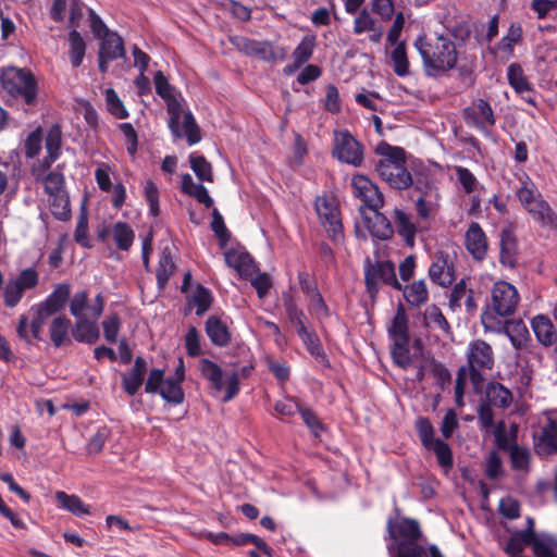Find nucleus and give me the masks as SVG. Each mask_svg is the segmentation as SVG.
Returning <instances> with one entry per match:
<instances>
[{
	"label": "nucleus",
	"instance_id": "nucleus-10",
	"mask_svg": "<svg viewBox=\"0 0 557 557\" xmlns=\"http://www.w3.org/2000/svg\"><path fill=\"white\" fill-rule=\"evenodd\" d=\"M199 370L203 377H206L215 389V392H224L222 400L224 403L233 399L239 392V377L237 372L224 376L222 369L209 359H201L199 361Z\"/></svg>",
	"mask_w": 557,
	"mask_h": 557
},
{
	"label": "nucleus",
	"instance_id": "nucleus-52",
	"mask_svg": "<svg viewBox=\"0 0 557 557\" xmlns=\"http://www.w3.org/2000/svg\"><path fill=\"white\" fill-rule=\"evenodd\" d=\"M315 47V36L306 35L293 51V60L304 65L309 61Z\"/></svg>",
	"mask_w": 557,
	"mask_h": 557
},
{
	"label": "nucleus",
	"instance_id": "nucleus-39",
	"mask_svg": "<svg viewBox=\"0 0 557 557\" xmlns=\"http://www.w3.org/2000/svg\"><path fill=\"white\" fill-rule=\"evenodd\" d=\"M523 30L520 23H511L507 34L497 44L496 50L504 54L506 58H510L513 52V47L522 40Z\"/></svg>",
	"mask_w": 557,
	"mask_h": 557
},
{
	"label": "nucleus",
	"instance_id": "nucleus-24",
	"mask_svg": "<svg viewBox=\"0 0 557 557\" xmlns=\"http://www.w3.org/2000/svg\"><path fill=\"white\" fill-rule=\"evenodd\" d=\"M394 223L398 235L404 239L406 246L413 248L416 245V235L422 231L414 218L401 209H395Z\"/></svg>",
	"mask_w": 557,
	"mask_h": 557
},
{
	"label": "nucleus",
	"instance_id": "nucleus-28",
	"mask_svg": "<svg viewBox=\"0 0 557 557\" xmlns=\"http://www.w3.org/2000/svg\"><path fill=\"white\" fill-rule=\"evenodd\" d=\"M206 333L212 344L219 347L226 346L231 341V333L226 321L216 315H210L207 319Z\"/></svg>",
	"mask_w": 557,
	"mask_h": 557
},
{
	"label": "nucleus",
	"instance_id": "nucleus-38",
	"mask_svg": "<svg viewBox=\"0 0 557 557\" xmlns=\"http://www.w3.org/2000/svg\"><path fill=\"white\" fill-rule=\"evenodd\" d=\"M54 497L59 508L70 511L77 517L89 515L88 506L77 495L57 491Z\"/></svg>",
	"mask_w": 557,
	"mask_h": 557
},
{
	"label": "nucleus",
	"instance_id": "nucleus-48",
	"mask_svg": "<svg viewBox=\"0 0 557 557\" xmlns=\"http://www.w3.org/2000/svg\"><path fill=\"white\" fill-rule=\"evenodd\" d=\"M174 262L172 260L171 253L168 249H164L159 258L158 269H157V283L158 286L163 289L168 284L170 277L174 272Z\"/></svg>",
	"mask_w": 557,
	"mask_h": 557
},
{
	"label": "nucleus",
	"instance_id": "nucleus-8",
	"mask_svg": "<svg viewBox=\"0 0 557 557\" xmlns=\"http://www.w3.org/2000/svg\"><path fill=\"white\" fill-rule=\"evenodd\" d=\"M70 296V285L61 284L47 297V299L32 308L28 317L32 325V335L40 339L41 331L47 320L63 308Z\"/></svg>",
	"mask_w": 557,
	"mask_h": 557
},
{
	"label": "nucleus",
	"instance_id": "nucleus-41",
	"mask_svg": "<svg viewBox=\"0 0 557 557\" xmlns=\"http://www.w3.org/2000/svg\"><path fill=\"white\" fill-rule=\"evenodd\" d=\"M67 41L70 62L73 67H78L85 58L86 42L83 36L76 29H72L69 33Z\"/></svg>",
	"mask_w": 557,
	"mask_h": 557
},
{
	"label": "nucleus",
	"instance_id": "nucleus-33",
	"mask_svg": "<svg viewBox=\"0 0 557 557\" xmlns=\"http://www.w3.org/2000/svg\"><path fill=\"white\" fill-rule=\"evenodd\" d=\"M181 190L195 198L199 203L205 205L207 208H211L213 206V199L210 197L207 188L202 184L196 183L190 174L182 175Z\"/></svg>",
	"mask_w": 557,
	"mask_h": 557
},
{
	"label": "nucleus",
	"instance_id": "nucleus-42",
	"mask_svg": "<svg viewBox=\"0 0 557 557\" xmlns=\"http://www.w3.org/2000/svg\"><path fill=\"white\" fill-rule=\"evenodd\" d=\"M488 403L498 408H508L512 403L511 392L498 382H492L486 387Z\"/></svg>",
	"mask_w": 557,
	"mask_h": 557
},
{
	"label": "nucleus",
	"instance_id": "nucleus-46",
	"mask_svg": "<svg viewBox=\"0 0 557 557\" xmlns=\"http://www.w3.org/2000/svg\"><path fill=\"white\" fill-rule=\"evenodd\" d=\"M391 46L393 47L389 54L393 63V70L396 75L404 77L409 73V61L406 52V45L403 42Z\"/></svg>",
	"mask_w": 557,
	"mask_h": 557
},
{
	"label": "nucleus",
	"instance_id": "nucleus-23",
	"mask_svg": "<svg viewBox=\"0 0 557 557\" xmlns=\"http://www.w3.org/2000/svg\"><path fill=\"white\" fill-rule=\"evenodd\" d=\"M416 188L422 194L416 200V211L421 220L430 221L434 218L437 211V190L429 183H426L423 188L419 185H417Z\"/></svg>",
	"mask_w": 557,
	"mask_h": 557
},
{
	"label": "nucleus",
	"instance_id": "nucleus-59",
	"mask_svg": "<svg viewBox=\"0 0 557 557\" xmlns=\"http://www.w3.org/2000/svg\"><path fill=\"white\" fill-rule=\"evenodd\" d=\"M416 429L418 431L419 437L422 442V445L428 448L433 443L438 441L440 438L434 437V429L429 419L419 418L416 422Z\"/></svg>",
	"mask_w": 557,
	"mask_h": 557
},
{
	"label": "nucleus",
	"instance_id": "nucleus-31",
	"mask_svg": "<svg viewBox=\"0 0 557 557\" xmlns=\"http://www.w3.org/2000/svg\"><path fill=\"white\" fill-rule=\"evenodd\" d=\"M527 211L542 226L557 228V215L542 197L532 203Z\"/></svg>",
	"mask_w": 557,
	"mask_h": 557
},
{
	"label": "nucleus",
	"instance_id": "nucleus-14",
	"mask_svg": "<svg viewBox=\"0 0 557 557\" xmlns=\"http://www.w3.org/2000/svg\"><path fill=\"white\" fill-rule=\"evenodd\" d=\"M462 116L469 127L482 133L485 137L492 136L496 117L487 100L478 99L462 110Z\"/></svg>",
	"mask_w": 557,
	"mask_h": 557
},
{
	"label": "nucleus",
	"instance_id": "nucleus-2",
	"mask_svg": "<svg viewBox=\"0 0 557 557\" xmlns=\"http://www.w3.org/2000/svg\"><path fill=\"white\" fill-rule=\"evenodd\" d=\"M520 297L517 288L506 282H496L491 289V298L481 315L485 332L500 333L504 329L503 318L516 312Z\"/></svg>",
	"mask_w": 557,
	"mask_h": 557
},
{
	"label": "nucleus",
	"instance_id": "nucleus-64",
	"mask_svg": "<svg viewBox=\"0 0 557 557\" xmlns=\"http://www.w3.org/2000/svg\"><path fill=\"white\" fill-rule=\"evenodd\" d=\"M469 290L470 288L467 287L465 280L458 282L451 289L448 301L449 308L454 311L459 309L462 306V300Z\"/></svg>",
	"mask_w": 557,
	"mask_h": 557
},
{
	"label": "nucleus",
	"instance_id": "nucleus-21",
	"mask_svg": "<svg viewBox=\"0 0 557 557\" xmlns=\"http://www.w3.org/2000/svg\"><path fill=\"white\" fill-rule=\"evenodd\" d=\"M534 446L539 455L557 453V421L552 416H546L541 433L534 436Z\"/></svg>",
	"mask_w": 557,
	"mask_h": 557
},
{
	"label": "nucleus",
	"instance_id": "nucleus-53",
	"mask_svg": "<svg viewBox=\"0 0 557 557\" xmlns=\"http://www.w3.org/2000/svg\"><path fill=\"white\" fill-rule=\"evenodd\" d=\"M500 333H505L515 348H521L529 335L527 326L522 322L511 323L509 325L504 324V329Z\"/></svg>",
	"mask_w": 557,
	"mask_h": 557
},
{
	"label": "nucleus",
	"instance_id": "nucleus-62",
	"mask_svg": "<svg viewBox=\"0 0 557 557\" xmlns=\"http://www.w3.org/2000/svg\"><path fill=\"white\" fill-rule=\"evenodd\" d=\"M455 172L466 194H471L475 190L478 180L467 168L455 166Z\"/></svg>",
	"mask_w": 557,
	"mask_h": 557
},
{
	"label": "nucleus",
	"instance_id": "nucleus-58",
	"mask_svg": "<svg viewBox=\"0 0 557 557\" xmlns=\"http://www.w3.org/2000/svg\"><path fill=\"white\" fill-rule=\"evenodd\" d=\"M121 319L116 313L108 315L102 321V330L104 339L110 344L117 343V337L121 329Z\"/></svg>",
	"mask_w": 557,
	"mask_h": 557
},
{
	"label": "nucleus",
	"instance_id": "nucleus-34",
	"mask_svg": "<svg viewBox=\"0 0 557 557\" xmlns=\"http://www.w3.org/2000/svg\"><path fill=\"white\" fill-rule=\"evenodd\" d=\"M72 335L79 343L95 344L99 338L97 320L76 319Z\"/></svg>",
	"mask_w": 557,
	"mask_h": 557
},
{
	"label": "nucleus",
	"instance_id": "nucleus-30",
	"mask_svg": "<svg viewBox=\"0 0 557 557\" xmlns=\"http://www.w3.org/2000/svg\"><path fill=\"white\" fill-rule=\"evenodd\" d=\"M496 442L500 448L509 450L511 465L515 470L527 471L529 469V449L518 445H508L507 440L499 432L496 433Z\"/></svg>",
	"mask_w": 557,
	"mask_h": 557
},
{
	"label": "nucleus",
	"instance_id": "nucleus-57",
	"mask_svg": "<svg viewBox=\"0 0 557 557\" xmlns=\"http://www.w3.org/2000/svg\"><path fill=\"white\" fill-rule=\"evenodd\" d=\"M377 24L376 20L371 15V13L367 9H362L357 12V15L354 20L352 32L356 35H361L374 29V26Z\"/></svg>",
	"mask_w": 557,
	"mask_h": 557
},
{
	"label": "nucleus",
	"instance_id": "nucleus-50",
	"mask_svg": "<svg viewBox=\"0 0 557 557\" xmlns=\"http://www.w3.org/2000/svg\"><path fill=\"white\" fill-rule=\"evenodd\" d=\"M71 321L65 317H57L50 325V337L54 346H62L67 339Z\"/></svg>",
	"mask_w": 557,
	"mask_h": 557
},
{
	"label": "nucleus",
	"instance_id": "nucleus-47",
	"mask_svg": "<svg viewBox=\"0 0 557 557\" xmlns=\"http://www.w3.org/2000/svg\"><path fill=\"white\" fill-rule=\"evenodd\" d=\"M188 302L190 306L196 307V314H203L211 306L212 294L202 285H197L195 290L189 295Z\"/></svg>",
	"mask_w": 557,
	"mask_h": 557
},
{
	"label": "nucleus",
	"instance_id": "nucleus-44",
	"mask_svg": "<svg viewBox=\"0 0 557 557\" xmlns=\"http://www.w3.org/2000/svg\"><path fill=\"white\" fill-rule=\"evenodd\" d=\"M116 247L121 250H128L134 242L133 228L125 222H116L111 231Z\"/></svg>",
	"mask_w": 557,
	"mask_h": 557
},
{
	"label": "nucleus",
	"instance_id": "nucleus-35",
	"mask_svg": "<svg viewBox=\"0 0 557 557\" xmlns=\"http://www.w3.org/2000/svg\"><path fill=\"white\" fill-rule=\"evenodd\" d=\"M533 332L537 341L544 346H550L557 335L553 322L545 315L539 314L531 321Z\"/></svg>",
	"mask_w": 557,
	"mask_h": 557
},
{
	"label": "nucleus",
	"instance_id": "nucleus-29",
	"mask_svg": "<svg viewBox=\"0 0 557 557\" xmlns=\"http://www.w3.org/2000/svg\"><path fill=\"white\" fill-rule=\"evenodd\" d=\"M146 369V360L143 357H137L129 373L123 375V388L129 396H134L139 391L144 383Z\"/></svg>",
	"mask_w": 557,
	"mask_h": 557
},
{
	"label": "nucleus",
	"instance_id": "nucleus-19",
	"mask_svg": "<svg viewBox=\"0 0 557 557\" xmlns=\"http://www.w3.org/2000/svg\"><path fill=\"white\" fill-rule=\"evenodd\" d=\"M352 194L368 209L380 210L384 205L383 194L379 187L364 175H355L351 178Z\"/></svg>",
	"mask_w": 557,
	"mask_h": 557
},
{
	"label": "nucleus",
	"instance_id": "nucleus-40",
	"mask_svg": "<svg viewBox=\"0 0 557 557\" xmlns=\"http://www.w3.org/2000/svg\"><path fill=\"white\" fill-rule=\"evenodd\" d=\"M403 293L406 301L412 307H421L429 300V290L424 280L405 286Z\"/></svg>",
	"mask_w": 557,
	"mask_h": 557
},
{
	"label": "nucleus",
	"instance_id": "nucleus-37",
	"mask_svg": "<svg viewBox=\"0 0 557 557\" xmlns=\"http://www.w3.org/2000/svg\"><path fill=\"white\" fill-rule=\"evenodd\" d=\"M100 40L99 55L102 59L116 60L125 57L123 39L116 33H111Z\"/></svg>",
	"mask_w": 557,
	"mask_h": 557
},
{
	"label": "nucleus",
	"instance_id": "nucleus-26",
	"mask_svg": "<svg viewBox=\"0 0 557 557\" xmlns=\"http://www.w3.org/2000/svg\"><path fill=\"white\" fill-rule=\"evenodd\" d=\"M226 264L240 276H250L256 272V264L250 255L242 248H232L225 252Z\"/></svg>",
	"mask_w": 557,
	"mask_h": 557
},
{
	"label": "nucleus",
	"instance_id": "nucleus-6",
	"mask_svg": "<svg viewBox=\"0 0 557 557\" xmlns=\"http://www.w3.org/2000/svg\"><path fill=\"white\" fill-rule=\"evenodd\" d=\"M376 152L380 159L375 163V171L384 182L395 189H406L412 185V176L405 165L404 149L382 143L377 145Z\"/></svg>",
	"mask_w": 557,
	"mask_h": 557
},
{
	"label": "nucleus",
	"instance_id": "nucleus-54",
	"mask_svg": "<svg viewBox=\"0 0 557 557\" xmlns=\"http://www.w3.org/2000/svg\"><path fill=\"white\" fill-rule=\"evenodd\" d=\"M517 196L525 210L542 197L535 185L528 176H525V180L521 182V187L518 189Z\"/></svg>",
	"mask_w": 557,
	"mask_h": 557
},
{
	"label": "nucleus",
	"instance_id": "nucleus-25",
	"mask_svg": "<svg viewBox=\"0 0 557 557\" xmlns=\"http://www.w3.org/2000/svg\"><path fill=\"white\" fill-rule=\"evenodd\" d=\"M61 128L58 125H53L49 128L45 139L47 156L42 160H38L34 163L32 168L50 169L52 163L55 162L61 154Z\"/></svg>",
	"mask_w": 557,
	"mask_h": 557
},
{
	"label": "nucleus",
	"instance_id": "nucleus-16",
	"mask_svg": "<svg viewBox=\"0 0 557 557\" xmlns=\"http://www.w3.org/2000/svg\"><path fill=\"white\" fill-rule=\"evenodd\" d=\"M467 358L471 380L478 384L482 380L480 371L490 370L494 364L492 347L482 339L473 341L468 345Z\"/></svg>",
	"mask_w": 557,
	"mask_h": 557
},
{
	"label": "nucleus",
	"instance_id": "nucleus-15",
	"mask_svg": "<svg viewBox=\"0 0 557 557\" xmlns=\"http://www.w3.org/2000/svg\"><path fill=\"white\" fill-rule=\"evenodd\" d=\"M315 211L324 230L334 240L343 237V226L337 202L332 196H319L315 199Z\"/></svg>",
	"mask_w": 557,
	"mask_h": 557
},
{
	"label": "nucleus",
	"instance_id": "nucleus-13",
	"mask_svg": "<svg viewBox=\"0 0 557 557\" xmlns=\"http://www.w3.org/2000/svg\"><path fill=\"white\" fill-rule=\"evenodd\" d=\"M145 391L148 394H159L163 400L174 406L184 401V391L177 380L164 379V371L152 369L149 372L145 384Z\"/></svg>",
	"mask_w": 557,
	"mask_h": 557
},
{
	"label": "nucleus",
	"instance_id": "nucleus-56",
	"mask_svg": "<svg viewBox=\"0 0 557 557\" xmlns=\"http://www.w3.org/2000/svg\"><path fill=\"white\" fill-rule=\"evenodd\" d=\"M426 449L434 451L438 465L447 472L453 467V454L448 444L442 440L436 441Z\"/></svg>",
	"mask_w": 557,
	"mask_h": 557
},
{
	"label": "nucleus",
	"instance_id": "nucleus-5",
	"mask_svg": "<svg viewBox=\"0 0 557 557\" xmlns=\"http://www.w3.org/2000/svg\"><path fill=\"white\" fill-rule=\"evenodd\" d=\"M35 181L41 184L52 215L60 221L71 218V201L65 188V177L61 170L30 168Z\"/></svg>",
	"mask_w": 557,
	"mask_h": 557
},
{
	"label": "nucleus",
	"instance_id": "nucleus-9",
	"mask_svg": "<svg viewBox=\"0 0 557 557\" xmlns=\"http://www.w3.org/2000/svg\"><path fill=\"white\" fill-rule=\"evenodd\" d=\"M1 83L3 89L13 98L21 99L27 104L34 102L37 89L35 78L29 71L9 67L2 73Z\"/></svg>",
	"mask_w": 557,
	"mask_h": 557
},
{
	"label": "nucleus",
	"instance_id": "nucleus-45",
	"mask_svg": "<svg viewBox=\"0 0 557 557\" xmlns=\"http://www.w3.org/2000/svg\"><path fill=\"white\" fill-rule=\"evenodd\" d=\"M189 163L190 168L201 182H213V172L211 163L207 161V159L199 154L198 152H191L189 154Z\"/></svg>",
	"mask_w": 557,
	"mask_h": 557
},
{
	"label": "nucleus",
	"instance_id": "nucleus-20",
	"mask_svg": "<svg viewBox=\"0 0 557 557\" xmlns=\"http://www.w3.org/2000/svg\"><path fill=\"white\" fill-rule=\"evenodd\" d=\"M431 281L442 287L450 286L456 280L455 265L449 253L438 251L429 268Z\"/></svg>",
	"mask_w": 557,
	"mask_h": 557
},
{
	"label": "nucleus",
	"instance_id": "nucleus-49",
	"mask_svg": "<svg viewBox=\"0 0 557 557\" xmlns=\"http://www.w3.org/2000/svg\"><path fill=\"white\" fill-rule=\"evenodd\" d=\"M424 324L431 329H438L445 334L450 333V325L442 313L441 309L434 305L428 307L423 313Z\"/></svg>",
	"mask_w": 557,
	"mask_h": 557
},
{
	"label": "nucleus",
	"instance_id": "nucleus-60",
	"mask_svg": "<svg viewBox=\"0 0 557 557\" xmlns=\"http://www.w3.org/2000/svg\"><path fill=\"white\" fill-rule=\"evenodd\" d=\"M371 10L381 21H391L395 15L394 0H371Z\"/></svg>",
	"mask_w": 557,
	"mask_h": 557
},
{
	"label": "nucleus",
	"instance_id": "nucleus-18",
	"mask_svg": "<svg viewBox=\"0 0 557 557\" xmlns=\"http://www.w3.org/2000/svg\"><path fill=\"white\" fill-rule=\"evenodd\" d=\"M103 309L104 298L101 293L90 301L87 290H81L75 293L70 300V312L75 319L98 320Z\"/></svg>",
	"mask_w": 557,
	"mask_h": 557
},
{
	"label": "nucleus",
	"instance_id": "nucleus-63",
	"mask_svg": "<svg viewBox=\"0 0 557 557\" xmlns=\"http://www.w3.org/2000/svg\"><path fill=\"white\" fill-rule=\"evenodd\" d=\"M41 133L40 129L37 128L36 131L32 132L25 143H24V150L26 158H35L39 154L41 150Z\"/></svg>",
	"mask_w": 557,
	"mask_h": 557
},
{
	"label": "nucleus",
	"instance_id": "nucleus-36",
	"mask_svg": "<svg viewBox=\"0 0 557 557\" xmlns=\"http://www.w3.org/2000/svg\"><path fill=\"white\" fill-rule=\"evenodd\" d=\"M373 216L364 218L367 228L373 237L379 239H388L394 231L388 219L379 212V210H371Z\"/></svg>",
	"mask_w": 557,
	"mask_h": 557
},
{
	"label": "nucleus",
	"instance_id": "nucleus-55",
	"mask_svg": "<svg viewBox=\"0 0 557 557\" xmlns=\"http://www.w3.org/2000/svg\"><path fill=\"white\" fill-rule=\"evenodd\" d=\"M114 174V166L106 163L100 162L97 164V169L95 171V180L97 182L98 187L100 190L104 193H110L112 190V187L114 186L111 182V176Z\"/></svg>",
	"mask_w": 557,
	"mask_h": 557
},
{
	"label": "nucleus",
	"instance_id": "nucleus-7",
	"mask_svg": "<svg viewBox=\"0 0 557 557\" xmlns=\"http://www.w3.org/2000/svg\"><path fill=\"white\" fill-rule=\"evenodd\" d=\"M388 336L392 342L391 354L393 361L401 369H407L411 364L409 351V329L408 317L401 306L387 327Z\"/></svg>",
	"mask_w": 557,
	"mask_h": 557
},
{
	"label": "nucleus",
	"instance_id": "nucleus-27",
	"mask_svg": "<svg viewBox=\"0 0 557 557\" xmlns=\"http://www.w3.org/2000/svg\"><path fill=\"white\" fill-rule=\"evenodd\" d=\"M297 334L314 360L324 368L330 367L329 359L317 334L307 326H301Z\"/></svg>",
	"mask_w": 557,
	"mask_h": 557
},
{
	"label": "nucleus",
	"instance_id": "nucleus-51",
	"mask_svg": "<svg viewBox=\"0 0 557 557\" xmlns=\"http://www.w3.org/2000/svg\"><path fill=\"white\" fill-rule=\"evenodd\" d=\"M104 97L107 110L110 114L119 120L128 117V111L113 88H107L104 90Z\"/></svg>",
	"mask_w": 557,
	"mask_h": 557
},
{
	"label": "nucleus",
	"instance_id": "nucleus-32",
	"mask_svg": "<svg viewBox=\"0 0 557 557\" xmlns=\"http://www.w3.org/2000/svg\"><path fill=\"white\" fill-rule=\"evenodd\" d=\"M500 263L507 268H513L517 261V239L510 228H504L500 233Z\"/></svg>",
	"mask_w": 557,
	"mask_h": 557
},
{
	"label": "nucleus",
	"instance_id": "nucleus-22",
	"mask_svg": "<svg viewBox=\"0 0 557 557\" xmlns=\"http://www.w3.org/2000/svg\"><path fill=\"white\" fill-rule=\"evenodd\" d=\"M465 247L475 260H483L487 253V238L478 222H471L465 233Z\"/></svg>",
	"mask_w": 557,
	"mask_h": 557
},
{
	"label": "nucleus",
	"instance_id": "nucleus-61",
	"mask_svg": "<svg viewBox=\"0 0 557 557\" xmlns=\"http://www.w3.org/2000/svg\"><path fill=\"white\" fill-rule=\"evenodd\" d=\"M238 48L248 55L259 57L264 59L267 55L268 46L264 42L242 38L238 42Z\"/></svg>",
	"mask_w": 557,
	"mask_h": 557
},
{
	"label": "nucleus",
	"instance_id": "nucleus-11",
	"mask_svg": "<svg viewBox=\"0 0 557 557\" xmlns=\"http://www.w3.org/2000/svg\"><path fill=\"white\" fill-rule=\"evenodd\" d=\"M529 544L533 545L536 557H557V542L550 537L536 539L531 531H521L511 536L506 553L510 557H522L520 554Z\"/></svg>",
	"mask_w": 557,
	"mask_h": 557
},
{
	"label": "nucleus",
	"instance_id": "nucleus-17",
	"mask_svg": "<svg viewBox=\"0 0 557 557\" xmlns=\"http://www.w3.org/2000/svg\"><path fill=\"white\" fill-rule=\"evenodd\" d=\"M333 156L344 163L359 166L363 160V149L349 132L338 131L334 133Z\"/></svg>",
	"mask_w": 557,
	"mask_h": 557
},
{
	"label": "nucleus",
	"instance_id": "nucleus-3",
	"mask_svg": "<svg viewBox=\"0 0 557 557\" xmlns=\"http://www.w3.org/2000/svg\"><path fill=\"white\" fill-rule=\"evenodd\" d=\"M387 532L394 542L387 545L391 557H431L430 545L418 544L422 533L419 522L414 519L403 518L399 521L388 519Z\"/></svg>",
	"mask_w": 557,
	"mask_h": 557
},
{
	"label": "nucleus",
	"instance_id": "nucleus-12",
	"mask_svg": "<svg viewBox=\"0 0 557 557\" xmlns=\"http://www.w3.org/2000/svg\"><path fill=\"white\" fill-rule=\"evenodd\" d=\"M364 281L368 293L374 298L382 284L389 285L397 290L403 286L398 282L395 272V265L392 261H376L371 263L369 259L364 265Z\"/></svg>",
	"mask_w": 557,
	"mask_h": 557
},
{
	"label": "nucleus",
	"instance_id": "nucleus-43",
	"mask_svg": "<svg viewBox=\"0 0 557 557\" xmlns=\"http://www.w3.org/2000/svg\"><path fill=\"white\" fill-rule=\"evenodd\" d=\"M507 78L509 85L519 95L530 94L532 91L531 84L527 79L523 70L518 63H512L507 69Z\"/></svg>",
	"mask_w": 557,
	"mask_h": 557
},
{
	"label": "nucleus",
	"instance_id": "nucleus-1",
	"mask_svg": "<svg viewBox=\"0 0 557 557\" xmlns=\"http://www.w3.org/2000/svg\"><path fill=\"white\" fill-rule=\"evenodd\" d=\"M156 92L166 102L169 127L175 138L186 137L189 145L200 141V129L190 111L183 112L181 96L171 86L162 72L154 75Z\"/></svg>",
	"mask_w": 557,
	"mask_h": 557
},
{
	"label": "nucleus",
	"instance_id": "nucleus-4",
	"mask_svg": "<svg viewBox=\"0 0 557 557\" xmlns=\"http://www.w3.org/2000/svg\"><path fill=\"white\" fill-rule=\"evenodd\" d=\"M425 70L430 75H437L455 67L457 51L455 44L444 35L428 39L420 36L414 41Z\"/></svg>",
	"mask_w": 557,
	"mask_h": 557
}]
</instances>
